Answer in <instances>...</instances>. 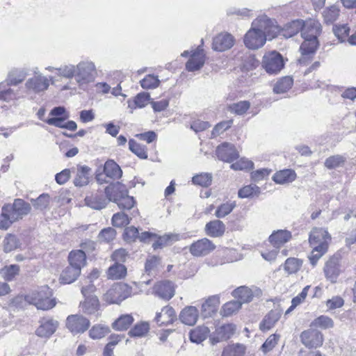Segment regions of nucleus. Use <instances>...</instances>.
<instances>
[{
    "label": "nucleus",
    "mask_w": 356,
    "mask_h": 356,
    "mask_svg": "<svg viewBox=\"0 0 356 356\" xmlns=\"http://www.w3.org/2000/svg\"><path fill=\"white\" fill-rule=\"evenodd\" d=\"M302 265V261L301 259L289 257L288 258L284 265V270L289 274H293L297 273Z\"/></svg>",
    "instance_id": "c03bdc74"
},
{
    "label": "nucleus",
    "mask_w": 356,
    "mask_h": 356,
    "mask_svg": "<svg viewBox=\"0 0 356 356\" xmlns=\"http://www.w3.org/2000/svg\"><path fill=\"white\" fill-rule=\"evenodd\" d=\"M215 248V245L210 240L204 238L192 243L189 250L193 256L201 257L209 254Z\"/></svg>",
    "instance_id": "ddd939ff"
},
{
    "label": "nucleus",
    "mask_w": 356,
    "mask_h": 356,
    "mask_svg": "<svg viewBox=\"0 0 356 356\" xmlns=\"http://www.w3.org/2000/svg\"><path fill=\"white\" fill-rule=\"evenodd\" d=\"M333 322L332 318L326 316H321L315 318L311 323L312 327L327 329L332 326Z\"/></svg>",
    "instance_id": "864d4df0"
},
{
    "label": "nucleus",
    "mask_w": 356,
    "mask_h": 356,
    "mask_svg": "<svg viewBox=\"0 0 356 356\" xmlns=\"http://www.w3.org/2000/svg\"><path fill=\"white\" fill-rule=\"evenodd\" d=\"M3 207L4 210L8 211L10 218L15 222L22 219L31 209V205L22 199H15L13 204H8Z\"/></svg>",
    "instance_id": "6e6552de"
},
{
    "label": "nucleus",
    "mask_w": 356,
    "mask_h": 356,
    "mask_svg": "<svg viewBox=\"0 0 356 356\" xmlns=\"http://www.w3.org/2000/svg\"><path fill=\"white\" fill-rule=\"evenodd\" d=\"M90 321L79 314H72L67 317L65 326L73 334H82L90 327Z\"/></svg>",
    "instance_id": "1a4fd4ad"
},
{
    "label": "nucleus",
    "mask_w": 356,
    "mask_h": 356,
    "mask_svg": "<svg viewBox=\"0 0 356 356\" xmlns=\"http://www.w3.org/2000/svg\"><path fill=\"white\" fill-rule=\"evenodd\" d=\"M26 73L24 70H15L9 74L8 83L16 86L26 78Z\"/></svg>",
    "instance_id": "603ef678"
},
{
    "label": "nucleus",
    "mask_w": 356,
    "mask_h": 356,
    "mask_svg": "<svg viewBox=\"0 0 356 356\" xmlns=\"http://www.w3.org/2000/svg\"><path fill=\"white\" fill-rule=\"evenodd\" d=\"M27 305L28 301L26 300V295H18L12 298L8 303L9 307L13 310L24 309Z\"/></svg>",
    "instance_id": "3c124183"
},
{
    "label": "nucleus",
    "mask_w": 356,
    "mask_h": 356,
    "mask_svg": "<svg viewBox=\"0 0 356 356\" xmlns=\"http://www.w3.org/2000/svg\"><path fill=\"white\" fill-rule=\"evenodd\" d=\"M209 333V330L205 326H199L190 333V339L192 342L200 343L204 341Z\"/></svg>",
    "instance_id": "4c0bfd02"
},
{
    "label": "nucleus",
    "mask_w": 356,
    "mask_h": 356,
    "mask_svg": "<svg viewBox=\"0 0 356 356\" xmlns=\"http://www.w3.org/2000/svg\"><path fill=\"white\" fill-rule=\"evenodd\" d=\"M130 218L124 212L115 213L112 218V224L115 227H122L127 225L130 222Z\"/></svg>",
    "instance_id": "5fc2aeb1"
},
{
    "label": "nucleus",
    "mask_w": 356,
    "mask_h": 356,
    "mask_svg": "<svg viewBox=\"0 0 356 356\" xmlns=\"http://www.w3.org/2000/svg\"><path fill=\"white\" fill-rule=\"evenodd\" d=\"M149 324L146 321L136 323L129 331V335L132 337H145L149 331Z\"/></svg>",
    "instance_id": "c9c22d12"
},
{
    "label": "nucleus",
    "mask_w": 356,
    "mask_h": 356,
    "mask_svg": "<svg viewBox=\"0 0 356 356\" xmlns=\"http://www.w3.org/2000/svg\"><path fill=\"white\" fill-rule=\"evenodd\" d=\"M198 316L199 312L197 308L193 306H188L181 310L179 319L185 325H193L197 322Z\"/></svg>",
    "instance_id": "4be33fe9"
},
{
    "label": "nucleus",
    "mask_w": 356,
    "mask_h": 356,
    "mask_svg": "<svg viewBox=\"0 0 356 356\" xmlns=\"http://www.w3.org/2000/svg\"><path fill=\"white\" fill-rule=\"evenodd\" d=\"M205 62V54L200 46L191 54L190 59L186 64V68L188 72H194L200 70Z\"/></svg>",
    "instance_id": "dca6fc26"
},
{
    "label": "nucleus",
    "mask_w": 356,
    "mask_h": 356,
    "mask_svg": "<svg viewBox=\"0 0 356 356\" xmlns=\"http://www.w3.org/2000/svg\"><path fill=\"white\" fill-rule=\"evenodd\" d=\"M236 329V325L233 323L223 324L217 327L211 337L212 343L215 344L230 339L235 333Z\"/></svg>",
    "instance_id": "f8f14e48"
},
{
    "label": "nucleus",
    "mask_w": 356,
    "mask_h": 356,
    "mask_svg": "<svg viewBox=\"0 0 356 356\" xmlns=\"http://www.w3.org/2000/svg\"><path fill=\"white\" fill-rule=\"evenodd\" d=\"M109 331V327L107 326L95 325L90 330L89 335L93 339H98L105 337Z\"/></svg>",
    "instance_id": "09e8293b"
},
{
    "label": "nucleus",
    "mask_w": 356,
    "mask_h": 356,
    "mask_svg": "<svg viewBox=\"0 0 356 356\" xmlns=\"http://www.w3.org/2000/svg\"><path fill=\"white\" fill-rule=\"evenodd\" d=\"M310 289V286L307 285L301 291L300 293H299L297 296L294 297L291 300V307L286 311V314H289L292 310H293L297 306L300 305L302 302H304L305 300L308 291Z\"/></svg>",
    "instance_id": "8fccbe9b"
},
{
    "label": "nucleus",
    "mask_w": 356,
    "mask_h": 356,
    "mask_svg": "<svg viewBox=\"0 0 356 356\" xmlns=\"http://www.w3.org/2000/svg\"><path fill=\"white\" fill-rule=\"evenodd\" d=\"M205 230L207 235L211 237H219L223 235L225 226L222 221L215 220L206 225Z\"/></svg>",
    "instance_id": "a878e982"
},
{
    "label": "nucleus",
    "mask_w": 356,
    "mask_h": 356,
    "mask_svg": "<svg viewBox=\"0 0 356 356\" xmlns=\"http://www.w3.org/2000/svg\"><path fill=\"white\" fill-rule=\"evenodd\" d=\"M96 74V67L92 61L83 60L75 65L74 79L82 89H85L89 83L95 81Z\"/></svg>",
    "instance_id": "20e7f679"
},
{
    "label": "nucleus",
    "mask_w": 356,
    "mask_h": 356,
    "mask_svg": "<svg viewBox=\"0 0 356 356\" xmlns=\"http://www.w3.org/2000/svg\"><path fill=\"white\" fill-rule=\"evenodd\" d=\"M260 193V188L255 184L245 186L238 191V196L241 198L257 196Z\"/></svg>",
    "instance_id": "de8ad7c7"
},
{
    "label": "nucleus",
    "mask_w": 356,
    "mask_h": 356,
    "mask_svg": "<svg viewBox=\"0 0 356 356\" xmlns=\"http://www.w3.org/2000/svg\"><path fill=\"white\" fill-rule=\"evenodd\" d=\"M140 83L143 88L151 89L156 88L159 86L160 81L157 76L148 74L143 79H142Z\"/></svg>",
    "instance_id": "4d7b16f0"
},
{
    "label": "nucleus",
    "mask_w": 356,
    "mask_h": 356,
    "mask_svg": "<svg viewBox=\"0 0 356 356\" xmlns=\"http://www.w3.org/2000/svg\"><path fill=\"white\" fill-rule=\"evenodd\" d=\"M296 174L291 169H286L276 172L273 175V180L280 184L292 182L295 180Z\"/></svg>",
    "instance_id": "2f4dec72"
},
{
    "label": "nucleus",
    "mask_w": 356,
    "mask_h": 356,
    "mask_svg": "<svg viewBox=\"0 0 356 356\" xmlns=\"http://www.w3.org/2000/svg\"><path fill=\"white\" fill-rule=\"evenodd\" d=\"M176 318L174 309L172 307L165 306L160 312L156 313L154 320L159 326H162L172 323Z\"/></svg>",
    "instance_id": "aec40b11"
},
{
    "label": "nucleus",
    "mask_w": 356,
    "mask_h": 356,
    "mask_svg": "<svg viewBox=\"0 0 356 356\" xmlns=\"http://www.w3.org/2000/svg\"><path fill=\"white\" fill-rule=\"evenodd\" d=\"M252 167L253 163L245 158H242L231 165V168L234 170H249L252 168Z\"/></svg>",
    "instance_id": "774afa93"
},
{
    "label": "nucleus",
    "mask_w": 356,
    "mask_h": 356,
    "mask_svg": "<svg viewBox=\"0 0 356 356\" xmlns=\"http://www.w3.org/2000/svg\"><path fill=\"white\" fill-rule=\"evenodd\" d=\"M250 108V103L248 101H240L231 104L228 106V111L236 115H242Z\"/></svg>",
    "instance_id": "79ce46f5"
},
{
    "label": "nucleus",
    "mask_w": 356,
    "mask_h": 356,
    "mask_svg": "<svg viewBox=\"0 0 356 356\" xmlns=\"http://www.w3.org/2000/svg\"><path fill=\"white\" fill-rule=\"evenodd\" d=\"M313 250L309 256V259L312 266H315L318 259L327 252V247L323 244L321 245L312 246Z\"/></svg>",
    "instance_id": "49530a36"
},
{
    "label": "nucleus",
    "mask_w": 356,
    "mask_h": 356,
    "mask_svg": "<svg viewBox=\"0 0 356 356\" xmlns=\"http://www.w3.org/2000/svg\"><path fill=\"white\" fill-rule=\"evenodd\" d=\"M39 323L35 334L42 338H49L55 333L59 325L58 321L51 317H44L40 320Z\"/></svg>",
    "instance_id": "9d476101"
},
{
    "label": "nucleus",
    "mask_w": 356,
    "mask_h": 356,
    "mask_svg": "<svg viewBox=\"0 0 356 356\" xmlns=\"http://www.w3.org/2000/svg\"><path fill=\"white\" fill-rule=\"evenodd\" d=\"M49 86V79L41 74H36L29 79L25 83L26 90L33 91L35 93L44 91Z\"/></svg>",
    "instance_id": "4468645a"
},
{
    "label": "nucleus",
    "mask_w": 356,
    "mask_h": 356,
    "mask_svg": "<svg viewBox=\"0 0 356 356\" xmlns=\"http://www.w3.org/2000/svg\"><path fill=\"white\" fill-rule=\"evenodd\" d=\"M232 296L237 298L236 301L243 303L249 302L252 300L253 294L250 289L247 286H240L232 291Z\"/></svg>",
    "instance_id": "473e14b6"
},
{
    "label": "nucleus",
    "mask_w": 356,
    "mask_h": 356,
    "mask_svg": "<svg viewBox=\"0 0 356 356\" xmlns=\"http://www.w3.org/2000/svg\"><path fill=\"white\" fill-rule=\"evenodd\" d=\"M129 148L130 151H131L139 158L143 159L147 158V148L145 147V146L138 144L134 140H129Z\"/></svg>",
    "instance_id": "a18cd8bd"
},
{
    "label": "nucleus",
    "mask_w": 356,
    "mask_h": 356,
    "mask_svg": "<svg viewBox=\"0 0 356 356\" xmlns=\"http://www.w3.org/2000/svg\"><path fill=\"white\" fill-rule=\"evenodd\" d=\"M81 274L79 268H74L69 265L61 273L60 281L62 284H71L74 282Z\"/></svg>",
    "instance_id": "bb28decb"
},
{
    "label": "nucleus",
    "mask_w": 356,
    "mask_h": 356,
    "mask_svg": "<svg viewBox=\"0 0 356 356\" xmlns=\"http://www.w3.org/2000/svg\"><path fill=\"white\" fill-rule=\"evenodd\" d=\"M320 33L321 24L318 21L309 19L303 22L301 36L304 41L300 47L301 57L298 60L300 65H307L313 58L318 47L317 38Z\"/></svg>",
    "instance_id": "f03ea898"
},
{
    "label": "nucleus",
    "mask_w": 356,
    "mask_h": 356,
    "mask_svg": "<svg viewBox=\"0 0 356 356\" xmlns=\"http://www.w3.org/2000/svg\"><path fill=\"white\" fill-rule=\"evenodd\" d=\"M350 28L347 24H342L335 26V36L340 42L347 41L349 36Z\"/></svg>",
    "instance_id": "680f3d73"
},
{
    "label": "nucleus",
    "mask_w": 356,
    "mask_h": 356,
    "mask_svg": "<svg viewBox=\"0 0 356 356\" xmlns=\"http://www.w3.org/2000/svg\"><path fill=\"white\" fill-rule=\"evenodd\" d=\"M331 236L328 232L323 228H314L310 232L309 241L311 246L321 245L325 244L328 248V241Z\"/></svg>",
    "instance_id": "a211bd4d"
},
{
    "label": "nucleus",
    "mask_w": 356,
    "mask_h": 356,
    "mask_svg": "<svg viewBox=\"0 0 356 356\" xmlns=\"http://www.w3.org/2000/svg\"><path fill=\"white\" fill-rule=\"evenodd\" d=\"M123 236L127 242H134L139 236V231L134 226L128 227L125 228Z\"/></svg>",
    "instance_id": "338daca9"
},
{
    "label": "nucleus",
    "mask_w": 356,
    "mask_h": 356,
    "mask_svg": "<svg viewBox=\"0 0 356 356\" xmlns=\"http://www.w3.org/2000/svg\"><path fill=\"white\" fill-rule=\"evenodd\" d=\"M291 238V233L287 230L280 229L274 232L269 237L270 242L275 248H279Z\"/></svg>",
    "instance_id": "b1692460"
},
{
    "label": "nucleus",
    "mask_w": 356,
    "mask_h": 356,
    "mask_svg": "<svg viewBox=\"0 0 356 356\" xmlns=\"http://www.w3.org/2000/svg\"><path fill=\"white\" fill-rule=\"evenodd\" d=\"M58 75L66 79H72L74 77L75 74V65H65L58 68H56Z\"/></svg>",
    "instance_id": "052dcab7"
},
{
    "label": "nucleus",
    "mask_w": 356,
    "mask_h": 356,
    "mask_svg": "<svg viewBox=\"0 0 356 356\" xmlns=\"http://www.w3.org/2000/svg\"><path fill=\"white\" fill-rule=\"evenodd\" d=\"M302 343L308 348H317L323 344V335L316 329H309L300 334Z\"/></svg>",
    "instance_id": "9b49d317"
},
{
    "label": "nucleus",
    "mask_w": 356,
    "mask_h": 356,
    "mask_svg": "<svg viewBox=\"0 0 356 356\" xmlns=\"http://www.w3.org/2000/svg\"><path fill=\"white\" fill-rule=\"evenodd\" d=\"M279 26L274 19L266 15H261L255 19L250 29L245 33L243 42L250 49H258L266 43L267 38L271 40L278 35Z\"/></svg>",
    "instance_id": "f257e3e1"
},
{
    "label": "nucleus",
    "mask_w": 356,
    "mask_h": 356,
    "mask_svg": "<svg viewBox=\"0 0 356 356\" xmlns=\"http://www.w3.org/2000/svg\"><path fill=\"white\" fill-rule=\"evenodd\" d=\"M68 261L70 266L79 268V270H81L86 264V256L83 250H73L69 254Z\"/></svg>",
    "instance_id": "393cba45"
},
{
    "label": "nucleus",
    "mask_w": 356,
    "mask_h": 356,
    "mask_svg": "<svg viewBox=\"0 0 356 356\" xmlns=\"http://www.w3.org/2000/svg\"><path fill=\"white\" fill-rule=\"evenodd\" d=\"M220 296L218 295L209 297L202 305L201 312L204 318L216 314L220 305Z\"/></svg>",
    "instance_id": "412c9836"
},
{
    "label": "nucleus",
    "mask_w": 356,
    "mask_h": 356,
    "mask_svg": "<svg viewBox=\"0 0 356 356\" xmlns=\"http://www.w3.org/2000/svg\"><path fill=\"white\" fill-rule=\"evenodd\" d=\"M212 176L209 173H201L193 177V182L201 186L207 187L211 184Z\"/></svg>",
    "instance_id": "6e6d98bb"
},
{
    "label": "nucleus",
    "mask_w": 356,
    "mask_h": 356,
    "mask_svg": "<svg viewBox=\"0 0 356 356\" xmlns=\"http://www.w3.org/2000/svg\"><path fill=\"white\" fill-rule=\"evenodd\" d=\"M153 291L159 298L166 300L172 298L175 294L173 284L170 281H161L156 283Z\"/></svg>",
    "instance_id": "6ab92c4d"
},
{
    "label": "nucleus",
    "mask_w": 356,
    "mask_h": 356,
    "mask_svg": "<svg viewBox=\"0 0 356 356\" xmlns=\"http://www.w3.org/2000/svg\"><path fill=\"white\" fill-rule=\"evenodd\" d=\"M280 314L276 311L271 310L263 319L259 325V328L262 331L270 330L276 322L280 319Z\"/></svg>",
    "instance_id": "72a5a7b5"
},
{
    "label": "nucleus",
    "mask_w": 356,
    "mask_h": 356,
    "mask_svg": "<svg viewBox=\"0 0 356 356\" xmlns=\"http://www.w3.org/2000/svg\"><path fill=\"white\" fill-rule=\"evenodd\" d=\"M234 43V37L227 33H221L216 35L212 43V48L215 51H224L230 49Z\"/></svg>",
    "instance_id": "2eb2a0df"
},
{
    "label": "nucleus",
    "mask_w": 356,
    "mask_h": 356,
    "mask_svg": "<svg viewBox=\"0 0 356 356\" xmlns=\"http://www.w3.org/2000/svg\"><path fill=\"white\" fill-rule=\"evenodd\" d=\"M293 83V81L291 77H282L275 85L273 91L277 94L284 93L292 87Z\"/></svg>",
    "instance_id": "a19ab883"
},
{
    "label": "nucleus",
    "mask_w": 356,
    "mask_h": 356,
    "mask_svg": "<svg viewBox=\"0 0 356 356\" xmlns=\"http://www.w3.org/2000/svg\"><path fill=\"white\" fill-rule=\"evenodd\" d=\"M49 195L48 194L43 193L40 195L37 199H32L31 202L36 209L43 210L48 207L49 204Z\"/></svg>",
    "instance_id": "e2e57ef3"
},
{
    "label": "nucleus",
    "mask_w": 356,
    "mask_h": 356,
    "mask_svg": "<svg viewBox=\"0 0 356 356\" xmlns=\"http://www.w3.org/2000/svg\"><path fill=\"white\" fill-rule=\"evenodd\" d=\"M13 222L15 221L10 218V215L8 211L4 210V207H3L0 214V229H8Z\"/></svg>",
    "instance_id": "69168bd1"
},
{
    "label": "nucleus",
    "mask_w": 356,
    "mask_h": 356,
    "mask_svg": "<svg viewBox=\"0 0 356 356\" xmlns=\"http://www.w3.org/2000/svg\"><path fill=\"white\" fill-rule=\"evenodd\" d=\"M235 202H226L218 207L216 211L217 218H223L230 213L235 207Z\"/></svg>",
    "instance_id": "0e129e2a"
},
{
    "label": "nucleus",
    "mask_w": 356,
    "mask_h": 356,
    "mask_svg": "<svg viewBox=\"0 0 356 356\" xmlns=\"http://www.w3.org/2000/svg\"><path fill=\"white\" fill-rule=\"evenodd\" d=\"M104 172L107 177L112 179H118L122 175L120 167L113 160H108L105 163Z\"/></svg>",
    "instance_id": "cd10ccee"
},
{
    "label": "nucleus",
    "mask_w": 356,
    "mask_h": 356,
    "mask_svg": "<svg viewBox=\"0 0 356 356\" xmlns=\"http://www.w3.org/2000/svg\"><path fill=\"white\" fill-rule=\"evenodd\" d=\"M134 322V318L131 314H123L116 319L112 324L113 328L119 330H126Z\"/></svg>",
    "instance_id": "e433bc0d"
},
{
    "label": "nucleus",
    "mask_w": 356,
    "mask_h": 356,
    "mask_svg": "<svg viewBox=\"0 0 356 356\" xmlns=\"http://www.w3.org/2000/svg\"><path fill=\"white\" fill-rule=\"evenodd\" d=\"M3 250L6 252H9L18 247V240L15 236L8 234L3 241Z\"/></svg>",
    "instance_id": "13d9d810"
},
{
    "label": "nucleus",
    "mask_w": 356,
    "mask_h": 356,
    "mask_svg": "<svg viewBox=\"0 0 356 356\" xmlns=\"http://www.w3.org/2000/svg\"><path fill=\"white\" fill-rule=\"evenodd\" d=\"M131 293V289L126 284H113L103 296V300L108 304H119Z\"/></svg>",
    "instance_id": "39448f33"
},
{
    "label": "nucleus",
    "mask_w": 356,
    "mask_h": 356,
    "mask_svg": "<svg viewBox=\"0 0 356 356\" xmlns=\"http://www.w3.org/2000/svg\"><path fill=\"white\" fill-rule=\"evenodd\" d=\"M262 66L269 74H277L280 72L284 66V61L282 56L276 51L267 52L262 59Z\"/></svg>",
    "instance_id": "0eeeda50"
},
{
    "label": "nucleus",
    "mask_w": 356,
    "mask_h": 356,
    "mask_svg": "<svg viewBox=\"0 0 356 356\" xmlns=\"http://www.w3.org/2000/svg\"><path fill=\"white\" fill-rule=\"evenodd\" d=\"M245 347L243 344L236 343L227 346L223 350L222 356H243Z\"/></svg>",
    "instance_id": "37998d69"
},
{
    "label": "nucleus",
    "mask_w": 356,
    "mask_h": 356,
    "mask_svg": "<svg viewBox=\"0 0 356 356\" xmlns=\"http://www.w3.org/2000/svg\"><path fill=\"white\" fill-rule=\"evenodd\" d=\"M85 202L88 207L97 210L104 208L108 202L103 195L98 194L86 197L85 198Z\"/></svg>",
    "instance_id": "7c9ffc66"
},
{
    "label": "nucleus",
    "mask_w": 356,
    "mask_h": 356,
    "mask_svg": "<svg viewBox=\"0 0 356 356\" xmlns=\"http://www.w3.org/2000/svg\"><path fill=\"white\" fill-rule=\"evenodd\" d=\"M127 274V268L122 264L115 263L108 270V277L112 280H119Z\"/></svg>",
    "instance_id": "58836bf2"
},
{
    "label": "nucleus",
    "mask_w": 356,
    "mask_h": 356,
    "mask_svg": "<svg viewBox=\"0 0 356 356\" xmlns=\"http://www.w3.org/2000/svg\"><path fill=\"white\" fill-rule=\"evenodd\" d=\"M156 238H157L156 241L152 244V248L154 250L172 245L179 240V235L177 234H166L161 236H156Z\"/></svg>",
    "instance_id": "c85d7f7f"
},
{
    "label": "nucleus",
    "mask_w": 356,
    "mask_h": 356,
    "mask_svg": "<svg viewBox=\"0 0 356 356\" xmlns=\"http://www.w3.org/2000/svg\"><path fill=\"white\" fill-rule=\"evenodd\" d=\"M19 266L18 265L12 264L8 266H5L2 270L1 273L4 279L7 281H11L14 279L16 275L19 273Z\"/></svg>",
    "instance_id": "bf43d9fd"
},
{
    "label": "nucleus",
    "mask_w": 356,
    "mask_h": 356,
    "mask_svg": "<svg viewBox=\"0 0 356 356\" xmlns=\"http://www.w3.org/2000/svg\"><path fill=\"white\" fill-rule=\"evenodd\" d=\"M302 20H293L286 24L283 29H280L279 27L280 31L278 32V34L282 35L285 38H289L297 34L300 31H302Z\"/></svg>",
    "instance_id": "5701e85b"
},
{
    "label": "nucleus",
    "mask_w": 356,
    "mask_h": 356,
    "mask_svg": "<svg viewBox=\"0 0 356 356\" xmlns=\"http://www.w3.org/2000/svg\"><path fill=\"white\" fill-rule=\"evenodd\" d=\"M81 307L83 313L87 314H95L99 307V300L97 296H88L85 301L81 304Z\"/></svg>",
    "instance_id": "c756f323"
},
{
    "label": "nucleus",
    "mask_w": 356,
    "mask_h": 356,
    "mask_svg": "<svg viewBox=\"0 0 356 356\" xmlns=\"http://www.w3.org/2000/svg\"><path fill=\"white\" fill-rule=\"evenodd\" d=\"M90 168L88 166H81L79 168L76 176L74 179V184L76 186H83L89 182V172Z\"/></svg>",
    "instance_id": "f704fd0d"
},
{
    "label": "nucleus",
    "mask_w": 356,
    "mask_h": 356,
    "mask_svg": "<svg viewBox=\"0 0 356 356\" xmlns=\"http://www.w3.org/2000/svg\"><path fill=\"white\" fill-rule=\"evenodd\" d=\"M105 194L108 201L116 202L118 207L122 210H129L135 204L134 197L128 195L126 187L119 182L107 186L105 188Z\"/></svg>",
    "instance_id": "7ed1b4c3"
},
{
    "label": "nucleus",
    "mask_w": 356,
    "mask_h": 356,
    "mask_svg": "<svg viewBox=\"0 0 356 356\" xmlns=\"http://www.w3.org/2000/svg\"><path fill=\"white\" fill-rule=\"evenodd\" d=\"M28 305H33L38 309L48 310L56 305L54 299H49L44 290L34 291L26 295Z\"/></svg>",
    "instance_id": "423d86ee"
},
{
    "label": "nucleus",
    "mask_w": 356,
    "mask_h": 356,
    "mask_svg": "<svg viewBox=\"0 0 356 356\" xmlns=\"http://www.w3.org/2000/svg\"><path fill=\"white\" fill-rule=\"evenodd\" d=\"M241 302L240 301L232 300L226 302L222 305L220 309V315L227 317L236 313L241 307Z\"/></svg>",
    "instance_id": "ea45409f"
},
{
    "label": "nucleus",
    "mask_w": 356,
    "mask_h": 356,
    "mask_svg": "<svg viewBox=\"0 0 356 356\" xmlns=\"http://www.w3.org/2000/svg\"><path fill=\"white\" fill-rule=\"evenodd\" d=\"M216 155L220 160L229 163L238 156L234 146L228 143H225L217 147Z\"/></svg>",
    "instance_id": "f3484780"
}]
</instances>
